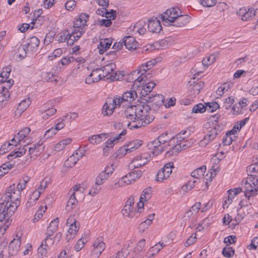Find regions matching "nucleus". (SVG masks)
<instances>
[{
	"label": "nucleus",
	"mask_w": 258,
	"mask_h": 258,
	"mask_svg": "<svg viewBox=\"0 0 258 258\" xmlns=\"http://www.w3.org/2000/svg\"><path fill=\"white\" fill-rule=\"evenodd\" d=\"M13 187H9L0 199V219L12 221L11 217L20 203L19 191L12 192Z\"/></svg>",
	"instance_id": "nucleus-1"
},
{
	"label": "nucleus",
	"mask_w": 258,
	"mask_h": 258,
	"mask_svg": "<svg viewBox=\"0 0 258 258\" xmlns=\"http://www.w3.org/2000/svg\"><path fill=\"white\" fill-rule=\"evenodd\" d=\"M137 119L132 122H128L127 125L131 130L138 128L149 124L153 121L154 117L150 114V107L146 104H138L136 105Z\"/></svg>",
	"instance_id": "nucleus-2"
},
{
	"label": "nucleus",
	"mask_w": 258,
	"mask_h": 258,
	"mask_svg": "<svg viewBox=\"0 0 258 258\" xmlns=\"http://www.w3.org/2000/svg\"><path fill=\"white\" fill-rule=\"evenodd\" d=\"M180 13L178 9L171 8L164 12L161 18L165 23H169L171 26L181 27L188 23L190 18L188 15H179Z\"/></svg>",
	"instance_id": "nucleus-3"
},
{
	"label": "nucleus",
	"mask_w": 258,
	"mask_h": 258,
	"mask_svg": "<svg viewBox=\"0 0 258 258\" xmlns=\"http://www.w3.org/2000/svg\"><path fill=\"white\" fill-rule=\"evenodd\" d=\"M154 64V62L153 61H149L143 64L138 70L132 73L131 76L133 77V79H134L135 86L139 87L142 82L144 83L148 81V78L151 77V75L149 73L146 74L147 71L151 69Z\"/></svg>",
	"instance_id": "nucleus-4"
},
{
	"label": "nucleus",
	"mask_w": 258,
	"mask_h": 258,
	"mask_svg": "<svg viewBox=\"0 0 258 258\" xmlns=\"http://www.w3.org/2000/svg\"><path fill=\"white\" fill-rule=\"evenodd\" d=\"M245 185L244 195L248 200L251 196L257 195L258 191V177L251 176L246 178L245 181H242Z\"/></svg>",
	"instance_id": "nucleus-5"
},
{
	"label": "nucleus",
	"mask_w": 258,
	"mask_h": 258,
	"mask_svg": "<svg viewBox=\"0 0 258 258\" xmlns=\"http://www.w3.org/2000/svg\"><path fill=\"white\" fill-rule=\"evenodd\" d=\"M138 97V93L135 90H129L125 92L122 96H115V98L117 100V104L119 106H128L132 103L136 98Z\"/></svg>",
	"instance_id": "nucleus-6"
},
{
	"label": "nucleus",
	"mask_w": 258,
	"mask_h": 258,
	"mask_svg": "<svg viewBox=\"0 0 258 258\" xmlns=\"http://www.w3.org/2000/svg\"><path fill=\"white\" fill-rule=\"evenodd\" d=\"M155 85L154 82H147V81L144 83L143 82H142L139 87L135 86L134 84L133 87L136 88V91H138V93L140 94V98L138 99V101L142 103V100L148 96V95L151 92Z\"/></svg>",
	"instance_id": "nucleus-7"
},
{
	"label": "nucleus",
	"mask_w": 258,
	"mask_h": 258,
	"mask_svg": "<svg viewBox=\"0 0 258 258\" xmlns=\"http://www.w3.org/2000/svg\"><path fill=\"white\" fill-rule=\"evenodd\" d=\"M151 155L148 153H143L137 156L130 163L128 168L130 170L138 168L147 164L151 159Z\"/></svg>",
	"instance_id": "nucleus-8"
},
{
	"label": "nucleus",
	"mask_w": 258,
	"mask_h": 258,
	"mask_svg": "<svg viewBox=\"0 0 258 258\" xmlns=\"http://www.w3.org/2000/svg\"><path fill=\"white\" fill-rule=\"evenodd\" d=\"M120 107L119 105L117 104V100L115 97L113 99L108 98L103 106L102 113L104 116H109L113 113L115 108Z\"/></svg>",
	"instance_id": "nucleus-9"
},
{
	"label": "nucleus",
	"mask_w": 258,
	"mask_h": 258,
	"mask_svg": "<svg viewBox=\"0 0 258 258\" xmlns=\"http://www.w3.org/2000/svg\"><path fill=\"white\" fill-rule=\"evenodd\" d=\"M28 149L30 155L34 154L36 155V150L31 147H28L27 145H24L22 148H16L14 151L12 152L8 156V160L14 159L17 157H21L25 154L27 150Z\"/></svg>",
	"instance_id": "nucleus-10"
},
{
	"label": "nucleus",
	"mask_w": 258,
	"mask_h": 258,
	"mask_svg": "<svg viewBox=\"0 0 258 258\" xmlns=\"http://www.w3.org/2000/svg\"><path fill=\"white\" fill-rule=\"evenodd\" d=\"M193 144L192 140H184L180 143L176 144L174 147L171 148L169 150L166 152V155L172 156L179 153L182 150H185L191 146Z\"/></svg>",
	"instance_id": "nucleus-11"
},
{
	"label": "nucleus",
	"mask_w": 258,
	"mask_h": 258,
	"mask_svg": "<svg viewBox=\"0 0 258 258\" xmlns=\"http://www.w3.org/2000/svg\"><path fill=\"white\" fill-rule=\"evenodd\" d=\"M134 198L130 197L126 201L125 204L121 211L122 214L126 217L132 218L136 213V210H134Z\"/></svg>",
	"instance_id": "nucleus-12"
},
{
	"label": "nucleus",
	"mask_w": 258,
	"mask_h": 258,
	"mask_svg": "<svg viewBox=\"0 0 258 258\" xmlns=\"http://www.w3.org/2000/svg\"><path fill=\"white\" fill-rule=\"evenodd\" d=\"M67 224H70V228L67 234V240L69 241L76 236L77 232L79 229L80 224L76 222L73 217H70L67 221Z\"/></svg>",
	"instance_id": "nucleus-13"
},
{
	"label": "nucleus",
	"mask_w": 258,
	"mask_h": 258,
	"mask_svg": "<svg viewBox=\"0 0 258 258\" xmlns=\"http://www.w3.org/2000/svg\"><path fill=\"white\" fill-rule=\"evenodd\" d=\"M17 238H14L9 243L8 252L9 256H14L17 254L19 251L21 243V236H16Z\"/></svg>",
	"instance_id": "nucleus-14"
},
{
	"label": "nucleus",
	"mask_w": 258,
	"mask_h": 258,
	"mask_svg": "<svg viewBox=\"0 0 258 258\" xmlns=\"http://www.w3.org/2000/svg\"><path fill=\"white\" fill-rule=\"evenodd\" d=\"M93 248L91 251L92 255L94 257H98L104 250L105 244L103 242V237L97 238L93 245Z\"/></svg>",
	"instance_id": "nucleus-15"
},
{
	"label": "nucleus",
	"mask_w": 258,
	"mask_h": 258,
	"mask_svg": "<svg viewBox=\"0 0 258 258\" xmlns=\"http://www.w3.org/2000/svg\"><path fill=\"white\" fill-rule=\"evenodd\" d=\"M256 11L253 8L243 7L237 12L242 21H246L251 19L255 15Z\"/></svg>",
	"instance_id": "nucleus-16"
},
{
	"label": "nucleus",
	"mask_w": 258,
	"mask_h": 258,
	"mask_svg": "<svg viewBox=\"0 0 258 258\" xmlns=\"http://www.w3.org/2000/svg\"><path fill=\"white\" fill-rule=\"evenodd\" d=\"M164 97L161 94H156L154 96H149L142 100V103L152 102L153 105L160 107L164 103Z\"/></svg>",
	"instance_id": "nucleus-17"
},
{
	"label": "nucleus",
	"mask_w": 258,
	"mask_h": 258,
	"mask_svg": "<svg viewBox=\"0 0 258 258\" xmlns=\"http://www.w3.org/2000/svg\"><path fill=\"white\" fill-rule=\"evenodd\" d=\"M220 131V129H217L216 127L212 128L208 132V134L205 136L204 139L200 142V146H205L213 141L219 134Z\"/></svg>",
	"instance_id": "nucleus-18"
},
{
	"label": "nucleus",
	"mask_w": 258,
	"mask_h": 258,
	"mask_svg": "<svg viewBox=\"0 0 258 258\" xmlns=\"http://www.w3.org/2000/svg\"><path fill=\"white\" fill-rule=\"evenodd\" d=\"M102 78H104L101 72V69L97 68L93 70L92 73L86 79V83L91 84L93 83L98 82Z\"/></svg>",
	"instance_id": "nucleus-19"
},
{
	"label": "nucleus",
	"mask_w": 258,
	"mask_h": 258,
	"mask_svg": "<svg viewBox=\"0 0 258 258\" xmlns=\"http://www.w3.org/2000/svg\"><path fill=\"white\" fill-rule=\"evenodd\" d=\"M148 30L152 33L159 32L162 29V26L160 21L155 18L148 21Z\"/></svg>",
	"instance_id": "nucleus-20"
},
{
	"label": "nucleus",
	"mask_w": 258,
	"mask_h": 258,
	"mask_svg": "<svg viewBox=\"0 0 258 258\" xmlns=\"http://www.w3.org/2000/svg\"><path fill=\"white\" fill-rule=\"evenodd\" d=\"M83 34V31L81 30H78V31L71 28L69 30V36L67 37L68 39V45H72L74 42L77 41Z\"/></svg>",
	"instance_id": "nucleus-21"
},
{
	"label": "nucleus",
	"mask_w": 258,
	"mask_h": 258,
	"mask_svg": "<svg viewBox=\"0 0 258 258\" xmlns=\"http://www.w3.org/2000/svg\"><path fill=\"white\" fill-rule=\"evenodd\" d=\"M136 109V105H131L130 106L128 105L126 109L124 111V115L126 118L130 120V122H132L134 120H136L137 119Z\"/></svg>",
	"instance_id": "nucleus-22"
},
{
	"label": "nucleus",
	"mask_w": 258,
	"mask_h": 258,
	"mask_svg": "<svg viewBox=\"0 0 258 258\" xmlns=\"http://www.w3.org/2000/svg\"><path fill=\"white\" fill-rule=\"evenodd\" d=\"M123 45L128 50L135 49L137 46V42L135 38L131 36H127L123 39Z\"/></svg>",
	"instance_id": "nucleus-23"
},
{
	"label": "nucleus",
	"mask_w": 258,
	"mask_h": 258,
	"mask_svg": "<svg viewBox=\"0 0 258 258\" xmlns=\"http://www.w3.org/2000/svg\"><path fill=\"white\" fill-rule=\"evenodd\" d=\"M2 88V91L0 93V109L3 108L7 104L10 96L8 89H6L5 87H3Z\"/></svg>",
	"instance_id": "nucleus-24"
},
{
	"label": "nucleus",
	"mask_w": 258,
	"mask_h": 258,
	"mask_svg": "<svg viewBox=\"0 0 258 258\" xmlns=\"http://www.w3.org/2000/svg\"><path fill=\"white\" fill-rule=\"evenodd\" d=\"M58 218H56L50 222L47 229V238L51 237L53 233L56 231L58 228Z\"/></svg>",
	"instance_id": "nucleus-25"
},
{
	"label": "nucleus",
	"mask_w": 258,
	"mask_h": 258,
	"mask_svg": "<svg viewBox=\"0 0 258 258\" xmlns=\"http://www.w3.org/2000/svg\"><path fill=\"white\" fill-rule=\"evenodd\" d=\"M29 180V177L27 176H24L22 179L19 180V183L17 185V188H15V184H13L10 185L9 187H13L14 189L13 191H11L12 192H16V191H19L20 193V197H21V191L25 188L26 187V184Z\"/></svg>",
	"instance_id": "nucleus-26"
},
{
	"label": "nucleus",
	"mask_w": 258,
	"mask_h": 258,
	"mask_svg": "<svg viewBox=\"0 0 258 258\" xmlns=\"http://www.w3.org/2000/svg\"><path fill=\"white\" fill-rule=\"evenodd\" d=\"M31 101L29 98L22 100L19 104L17 109L15 111V114L20 115L30 105Z\"/></svg>",
	"instance_id": "nucleus-27"
},
{
	"label": "nucleus",
	"mask_w": 258,
	"mask_h": 258,
	"mask_svg": "<svg viewBox=\"0 0 258 258\" xmlns=\"http://www.w3.org/2000/svg\"><path fill=\"white\" fill-rule=\"evenodd\" d=\"M195 79V78H192L191 80L188 82V83H190V85H191L192 83L195 84L193 85L191 90L194 92V94L196 95L199 94L201 90L204 87L205 84L204 82L202 81H199L196 84H195L194 81Z\"/></svg>",
	"instance_id": "nucleus-28"
},
{
	"label": "nucleus",
	"mask_w": 258,
	"mask_h": 258,
	"mask_svg": "<svg viewBox=\"0 0 258 258\" xmlns=\"http://www.w3.org/2000/svg\"><path fill=\"white\" fill-rule=\"evenodd\" d=\"M116 66L114 63H109L105 66L100 68L103 78L107 77L109 74L112 73L115 69Z\"/></svg>",
	"instance_id": "nucleus-29"
},
{
	"label": "nucleus",
	"mask_w": 258,
	"mask_h": 258,
	"mask_svg": "<svg viewBox=\"0 0 258 258\" xmlns=\"http://www.w3.org/2000/svg\"><path fill=\"white\" fill-rule=\"evenodd\" d=\"M108 135L105 133H102L96 135H93L89 137L88 140L92 144L95 145L100 143L103 141V139H106Z\"/></svg>",
	"instance_id": "nucleus-30"
},
{
	"label": "nucleus",
	"mask_w": 258,
	"mask_h": 258,
	"mask_svg": "<svg viewBox=\"0 0 258 258\" xmlns=\"http://www.w3.org/2000/svg\"><path fill=\"white\" fill-rule=\"evenodd\" d=\"M43 192V189H36L31 195L29 200L26 204L27 207H30L38 200L41 193Z\"/></svg>",
	"instance_id": "nucleus-31"
},
{
	"label": "nucleus",
	"mask_w": 258,
	"mask_h": 258,
	"mask_svg": "<svg viewBox=\"0 0 258 258\" xmlns=\"http://www.w3.org/2000/svg\"><path fill=\"white\" fill-rule=\"evenodd\" d=\"M159 142L158 139L151 142V147L153 148V153L157 155L164 151L163 147Z\"/></svg>",
	"instance_id": "nucleus-32"
},
{
	"label": "nucleus",
	"mask_w": 258,
	"mask_h": 258,
	"mask_svg": "<svg viewBox=\"0 0 258 258\" xmlns=\"http://www.w3.org/2000/svg\"><path fill=\"white\" fill-rule=\"evenodd\" d=\"M206 166H202V167L198 168L195 170H194L191 173V176L193 178L199 180L204 175V173L206 172Z\"/></svg>",
	"instance_id": "nucleus-33"
},
{
	"label": "nucleus",
	"mask_w": 258,
	"mask_h": 258,
	"mask_svg": "<svg viewBox=\"0 0 258 258\" xmlns=\"http://www.w3.org/2000/svg\"><path fill=\"white\" fill-rule=\"evenodd\" d=\"M30 131V128L27 127H24L19 132L17 135H16L17 143H20L21 141L24 140V139L26 138L29 135Z\"/></svg>",
	"instance_id": "nucleus-34"
},
{
	"label": "nucleus",
	"mask_w": 258,
	"mask_h": 258,
	"mask_svg": "<svg viewBox=\"0 0 258 258\" xmlns=\"http://www.w3.org/2000/svg\"><path fill=\"white\" fill-rule=\"evenodd\" d=\"M78 204V200L76 198V197L73 194H71L70 199L67 203L66 206V209L68 211H70L75 208Z\"/></svg>",
	"instance_id": "nucleus-35"
},
{
	"label": "nucleus",
	"mask_w": 258,
	"mask_h": 258,
	"mask_svg": "<svg viewBox=\"0 0 258 258\" xmlns=\"http://www.w3.org/2000/svg\"><path fill=\"white\" fill-rule=\"evenodd\" d=\"M39 43L40 41L38 38L35 36H33L30 39L29 42L27 43V46L31 49L32 51H34L37 49Z\"/></svg>",
	"instance_id": "nucleus-36"
},
{
	"label": "nucleus",
	"mask_w": 258,
	"mask_h": 258,
	"mask_svg": "<svg viewBox=\"0 0 258 258\" xmlns=\"http://www.w3.org/2000/svg\"><path fill=\"white\" fill-rule=\"evenodd\" d=\"M12 221L0 219V236L3 235L11 224Z\"/></svg>",
	"instance_id": "nucleus-37"
},
{
	"label": "nucleus",
	"mask_w": 258,
	"mask_h": 258,
	"mask_svg": "<svg viewBox=\"0 0 258 258\" xmlns=\"http://www.w3.org/2000/svg\"><path fill=\"white\" fill-rule=\"evenodd\" d=\"M145 243L146 240L145 239H141L137 243L136 246L135 247L134 249V252L136 254H138L141 252L143 251L144 250Z\"/></svg>",
	"instance_id": "nucleus-38"
},
{
	"label": "nucleus",
	"mask_w": 258,
	"mask_h": 258,
	"mask_svg": "<svg viewBox=\"0 0 258 258\" xmlns=\"http://www.w3.org/2000/svg\"><path fill=\"white\" fill-rule=\"evenodd\" d=\"M86 26V24L82 23V21L78 19L74 22L73 28L72 29L76 31H78V30H79V31L82 30L84 33L85 31Z\"/></svg>",
	"instance_id": "nucleus-39"
},
{
	"label": "nucleus",
	"mask_w": 258,
	"mask_h": 258,
	"mask_svg": "<svg viewBox=\"0 0 258 258\" xmlns=\"http://www.w3.org/2000/svg\"><path fill=\"white\" fill-rule=\"evenodd\" d=\"M56 112V109L54 108L46 109L42 112V117L45 120L47 119L50 116L54 115Z\"/></svg>",
	"instance_id": "nucleus-40"
},
{
	"label": "nucleus",
	"mask_w": 258,
	"mask_h": 258,
	"mask_svg": "<svg viewBox=\"0 0 258 258\" xmlns=\"http://www.w3.org/2000/svg\"><path fill=\"white\" fill-rule=\"evenodd\" d=\"M132 172H129L127 174V177L131 178V180L135 181L137 179L139 178L142 175L143 172L140 170H132Z\"/></svg>",
	"instance_id": "nucleus-41"
},
{
	"label": "nucleus",
	"mask_w": 258,
	"mask_h": 258,
	"mask_svg": "<svg viewBox=\"0 0 258 258\" xmlns=\"http://www.w3.org/2000/svg\"><path fill=\"white\" fill-rule=\"evenodd\" d=\"M69 30H65L59 34H58L56 37V40L59 42H67L68 43L67 37L69 36Z\"/></svg>",
	"instance_id": "nucleus-42"
},
{
	"label": "nucleus",
	"mask_w": 258,
	"mask_h": 258,
	"mask_svg": "<svg viewBox=\"0 0 258 258\" xmlns=\"http://www.w3.org/2000/svg\"><path fill=\"white\" fill-rule=\"evenodd\" d=\"M42 76L43 79L47 82H55V83L57 82V77L51 72L43 73L42 74Z\"/></svg>",
	"instance_id": "nucleus-43"
},
{
	"label": "nucleus",
	"mask_w": 258,
	"mask_h": 258,
	"mask_svg": "<svg viewBox=\"0 0 258 258\" xmlns=\"http://www.w3.org/2000/svg\"><path fill=\"white\" fill-rule=\"evenodd\" d=\"M141 141H135L130 142L129 144L125 145L126 149H127L129 153L134 151L136 149H138L141 146V144L140 143Z\"/></svg>",
	"instance_id": "nucleus-44"
},
{
	"label": "nucleus",
	"mask_w": 258,
	"mask_h": 258,
	"mask_svg": "<svg viewBox=\"0 0 258 258\" xmlns=\"http://www.w3.org/2000/svg\"><path fill=\"white\" fill-rule=\"evenodd\" d=\"M206 111L209 112H213L219 108V105L216 102H208L206 103Z\"/></svg>",
	"instance_id": "nucleus-45"
},
{
	"label": "nucleus",
	"mask_w": 258,
	"mask_h": 258,
	"mask_svg": "<svg viewBox=\"0 0 258 258\" xmlns=\"http://www.w3.org/2000/svg\"><path fill=\"white\" fill-rule=\"evenodd\" d=\"M108 177H109L106 175V173H104L103 171L101 172L96 178V184L97 185L102 184L108 178Z\"/></svg>",
	"instance_id": "nucleus-46"
},
{
	"label": "nucleus",
	"mask_w": 258,
	"mask_h": 258,
	"mask_svg": "<svg viewBox=\"0 0 258 258\" xmlns=\"http://www.w3.org/2000/svg\"><path fill=\"white\" fill-rule=\"evenodd\" d=\"M206 111V107L202 103L195 105L192 109V112L195 113H203Z\"/></svg>",
	"instance_id": "nucleus-47"
},
{
	"label": "nucleus",
	"mask_w": 258,
	"mask_h": 258,
	"mask_svg": "<svg viewBox=\"0 0 258 258\" xmlns=\"http://www.w3.org/2000/svg\"><path fill=\"white\" fill-rule=\"evenodd\" d=\"M151 188L148 187L145 188L141 195L140 199L141 201H148L151 197Z\"/></svg>",
	"instance_id": "nucleus-48"
},
{
	"label": "nucleus",
	"mask_w": 258,
	"mask_h": 258,
	"mask_svg": "<svg viewBox=\"0 0 258 258\" xmlns=\"http://www.w3.org/2000/svg\"><path fill=\"white\" fill-rule=\"evenodd\" d=\"M234 249L229 246L224 247L222 250L223 255L227 258L232 257L234 254Z\"/></svg>",
	"instance_id": "nucleus-49"
},
{
	"label": "nucleus",
	"mask_w": 258,
	"mask_h": 258,
	"mask_svg": "<svg viewBox=\"0 0 258 258\" xmlns=\"http://www.w3.org/2000/svg\"><path fill=\"white\" fill-rule=\"evenodd\" d=\"M83 156V154L82 153L80 152L79 153L78 152H76L75 154H74L70 156L68 159V161L73 162V165H75Z\"/></svg>",
	"instance_id": "nucleus-50"
},
{
	"label": "nucleus",
	"mask_w": 258,
	"mask_h": 258,
	"mask_svg": "<svg viewBox=\"0 0 258 258\" xmlns=\"http://www.w3.org/2000/svg\"><path fill=\"white\" fill-rule=\"evenodd\" d=\"M196 182H197V180L188 181L186 183V184H185L182 187V188H181L183 192H186L188 190L191 189L192 188H194L195 186V183Z\"/></svg>",
	"instance_id": "nucleus-51"
},
{
	"label": "nucleus",
	"mask_w": 258,
	"mask_h": 258,
	"mask_svg": "<svg viewBox=\"0 0 258 258\" xmlns=\"http://www.w3.org/2000/svg\"><path fill=\"white\" fill-rule=\"evenodd\" d=\"M132 180L129 177H127V174L122 177L118 182L115 184V185H118V186H122L126 184H130L131 183Z\"/></svg>",
	"instance_id": "nucleus-52"
},
{
	"label": "nucleus",
	"mask_w": 258,
	"mask_h": 258,
	"mask_svg": "<svg viewBox=\"0 0 258 258\" xmlns=\"http://www.w3.org/2000/svg\"><path fill=\"white\" fill-rule=\"evenodd\" d=\"M168 177V175H167L164 170L161 168L158 171L156 174V180L157 181H162Z\"/></svg>",
	"instance_id": "nucleus-53"
},
{
	"label": "nucleus",
	"mask_w": 258,
	"mask_h": 258,
	"mask_svg": "<svg viewBox=\"0 0 258 258\" xmlns=\"http://www.w3.org/2000/svg\"><path fill=\"white\" fill-rule=\"evenodd\" d=\"M126 147V146L123 145V146L120 147L118 150H117V151L115 153L116 157L119 158H122L127 153H129Z\"/></svg>",
	"instance_id": "nucleus-54"
},
{
	"label": "nucleus",
	"mask_w": 258,
	"mask_h": 258,
	"mask_svg": "<svg viewBox=\"0 0 258 258\" xmlns=\"http://www.w3.org/2000/svg\"><path fill=\"white\" fill-rule=\"evenodd\" d=\"M87 241L86 238L82 237L77 242L75 245V249L77 251L80 250L84 246L85 243Z\"/></svg>",
	"instance_id": "nucleus-55"
},
{
	"label": "nucleus",
	"mask_w": 258,
	"mask_h": 258,
	"mask_svg": "<svg viewBox=\"0 0 258 258\" xmlns=\"http://www.w3.org/2000/svg\"><path fill=\"white\" fill-rule=\"evenodd\" d=\"M43 141H39L37 144L33 145L32 148L36 150V155H37L39 153L42 152L44 149V146H43Z\"/></svg>",
	"instance_id": "nucleus-56"
},
{
	"label": "nucleus",
	"mask_w": 258,
	"mask_h": 258,
	"mask_svg": "<svg viewBox=\"0 0 258 258\" xmlns=\"http://www.w3.org/2000/svg\"><path fill=\"white\" fill-rule=\"evenodd\" d=\"M55 130V129H53V127H52L50 128L47 130L43 135V137L42 139L43 140V141L49 139V138L53 137L54 135H55L56 132Z\"/></svg>",
	"instance_id": "nucleus-57"
},
{
	"label": "nucleus",
	"mask_w": 258,
	"mask_h": 258,
	"mask_svg": "<svg viewBox=\"0 0 258 258\" xmlns=\"http://www.w3.org/2000/svg\"><path fill=\"white\" fill-rule=\"evenodd\" d=\"M43 207L42 206L40 207L39 209L37 210V212L36 213L34 218L33 219V222H35L37 221H38L42 216L43 213L45 212V210H46L47 208L46 206H45V210H42Z\"/></svg>",
	"instance_id": "nucleus-58"
},
{
	"label": "nucleus",
	"mask_w": 258,
	"mask_h": 258,
	"mask_svg": "<svg viewBox=\"0 0 258 258\" xmlns=\"http://www.w3.org/2000/svg\"><path fill=\"white\" fill-rule=\"evenodd\" d=\"M173 167V163L172 162H169L166 163L163 168L164 172H165L167 175L169 177L170 175L172 172V168Z\"/></svg>",
	"instance_id": "nucleus-59"
},
{
	"label": "nucleus",
	"mask_w": 258,
	"mask_h": 258,
	"mask_svg": "<svg viewBox=\"0 0 258 258\" xmlns=\"http://www.w3.org/2000/svg\"><path fill=\"white\" fill-rule=\"evenodd\" d=\"M214 60L215 57L214 56H207L203 59L202 63L204 66L207 68L214 61Z\"/></svg>",
	"instance_id": "nucleus-60"
},
{
	"label": "nucleus",
	"mask_w": 258,
	"mask_h": 258,
	"mask_svg": "<svg viewBox=\"0 0 258 258\" xmlns=\"http://www.w3.org/2000/svg\"><path fill=\"white\" fill-rule=\"evenodd\" d=\"M216 0H201V4L204 7H211L216 4Z\"/></svg>",
	"instance_id": "nucleus-61"
},
{
	"label": "nucleus",
	"mask_w": 258,
	"mask_h": 258,
	"mask_svg": "<svg viewBox=\"0 0 258 258\" xmlns=\"http://www.w3.org/2000/svg\"><path fill=\"white\" fill-rule=\"evenodd\" d=\"M111 42L108 39H105L104 40H101L99 42V46L107 50L108 48L110 47L111 46Z\"/></svg>",
	"instance_id": "nucleus-62"
},
{
	"label": "nucleus",
	"mask_w": 258,
	"mask_h": 258,
	"mask_svg": "<svg viewBox=\"0 0 258 258\" xmlns=\"http://www.w3.org/2000/svg\"><path fill=\"white\" fill-rule=\"evenodd\" d=\"M75 60V58L72 57H64L61 58L60 60L61 64L62 66H67L71 62H74Z\"/></svg>",
	"instance_id": "nucleus-63"
},
{
	"label": "nucleus",
	"mask_w": 258,
	"mask_h": 258,
	"mask_svg": "<svg viewBox=\"0 0 258 258\" xmlns=\"http://www.w3.org/2000/svg\"><path fill=\"white\" fill-rule=\"evenodd\" d=\"M129 254V251H126L124 248H122L121 250L116 253L115 258H125Z\"/></svg>",
	"instance_id": "nucleus-64"
}]
</instances>
